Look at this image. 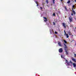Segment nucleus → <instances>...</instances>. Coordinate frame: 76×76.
<instances>
[{"instance_id":"f257e3e1","label":"nucleus","mask_w":76,"mask_h":76,"mask_svg":"<svg viewBox=\"0 0 76 76\" xmlns=\"http://www.w3.org/2000/svg\"><path fill=\"white\" fill-rule=\"evenodd\" d=\"M69 20L70 22H73V18H72V17L71 16H70L69 17Z\"/></svg>"},{"instance_id":"f03ea898","label":"nucleus","mask_w":76,"mask_h":76,"mask_svg":"<svg viewBox=\"0 0 76 76\" xmlns=\"http://www.w3.org/2000/svg\"><path fill=\"white\" fill-rule=\"evenodd\" d=\"M59 52L60 53H61L63 52V49L62 48H60L59 50Z\"/></svg>"},{"instance_id":"7ed1b4c3","label":"nucleus","mask_w":76,"mask_h":76,"mask_svg":"<svg viewBox=\"0 0 76 76\" xmlns=\"http://www.w3.org/2000/svg\"><path fill=\"white\" fill-rule=\"evenodd\" d=\"M66 23H62V25L64 26V28H66Z\"/></svg>"},{"instance_id":"20e7f679","label":"nucleus","mask_w":76,"mask_h":76,"mask_svg":"<svg viewBox=\"0 0 76 76\" xmlns=\"http://www.w3.org/2000/svg\"><path fill=\"white\" fill-rule=\"evenodd\" d=\"M72 13H73L74 15H76V12L75 11H74V10L73 9H72Z\"/></svg>"},{"instance_id":"39448f33","label":"nucleus","mask_w":76,"mask_h":76,"mask_svg":"<svg viewBox=\"0 0 76 76\" xmlns=\"http://www.w3.org/2000/svg\"><path fill=\"white\" fill-rule=\"evenodd\" d=\"M65 52L66 53V55H68V54H69V52L67 51V50L66 49H65Z\"/></svg>"},{"instance_id":"423d86ee","label":"nucleus","mask_w":76,"mask_h":76,"mask_svg":"<svg viewBox=\"0 0 76 76\" xmlns=\"http://www.w3.org/2000/svg\"><path fill=\"white\" fill-rule=\"evenodd\" d=\"M43 18L45 19V20H44V22H46L47 21V18L45 17H44Z\"/></svg>"},{"instance_id":"0eeeda50","label":"nucleus","mask_w":76,"mask_h":76,"mask_svg":"<svg viewBox=\"0 0 76 76\" xmlns=\"http://www.w3.org/2000/svg\"><path fill=\"white\" fill-rule=\"evenodd\" d=\"M58 45L60 46V47H61L62 45H61V42H59L58 43Z\"/></svg>"},{"instance_id":"6e6552de","label":"nucleus","mask_w":76,"mask_h":76,"mask_svg":"<svg viewBox=\"0 0 76 76\" xmlns=\"http://www.w3.org/2000/svg\"><path fill=\"white\" fill-rule=\"evenodd\" d=\"M64 48H65V49H66L67 48V46L66 45V44H64Z\"/></svg>"},{"instance_id":"1a4fd4ad","label":"nucleus","mask_w":76,"mask_h":76,"mask_svg":"<svg viewBox=\"0 0 76 76\" xmlns=\"http://www.w3.org/2000/svg\"><path fill=\"white\" fill-rule=\"evenodd\" d=\"M66 63H67L68 65H69V63L67 60H66Z\"/></svg>"},{"instance_id":"9d476101","label":"nucleus","mask_w":76,"mask_h":76,"mask_svg":"<svg viewBox=\"0 0 76 76\" xmlns=\"http://www.w3.org/2000/svg\"><path fill=\"white\" fill-rule=\"evenodd\" d=\"M50 33L51 34L53 33V30L50 29Z\"/></svg>"},{"instance_id":"9b49d317","label":"nucleus","mask_w":76,"mask_h":76,"mask_svg":"<svg viewBox=\"0 0 76 76\" xmlns=\"http://www.w3.org/2000/svg\"><path fill=\"white\" fill-rule=\"evenodd\" d=\"M73 67H76V63H73Z\"/></svg>"},{"instance_id":"f8f14e48","label":"nucleus","mask_w":76,"mask_h":76,"mask_svg":"<svg viewBox=\"0 0 76 76\" xmlns=\"http://www.w3.org/2000/svg\"><path fill=\"white\" fill-rule=\"evenodd\" d=\"M68 33L69 35H71V32H70V31H69L68 32Z\"/></svg>"},{"instance_id":"ddd939ff","label":"nucleus","mask_w":76,"mask_h":76,"mask_svg":"<svg viewBox=\"0 0 76 76\" xmlns=\"http://www.w3.org/2000/svg\"><path fill=\"white\" fill-rule=\"evenodd\" d=\"M72 60L74 61V62H76V60L75 58H72Z\"/></svg>"},{"instance_id":"4468645a","label":"nucleus","mask_w":76,"mask_h":76,"mask_svg":"<svg viewBox=\"0 0 76 76\" xmlns=\"http://www.w3.org/2000/svg\"><path fill=\"white\" fill-rule=\"evenodd\" d=\"M38 2L37 1H35V3L37 4V6H38Z\"/></svg>"},{"instance_id":"2eb2a0df","label":"nucleus","mask_w":76,"mask_h":76,"mask_svg":"<svg viewBox=\"0 0 76 76\" xmlns=\"http://www.w3.org/2000/svg\"><path fill=\"white\" fill-rule=\"evenodd\" d=\"M47 4H48V0H45Z\"/></svg>"},{"instance_id":"dca6fc26","label":"nucleus","mask_w":76,"mask_h":76,"mask_svg":"<svg viewBox=\"0 0 76 76\" xmlns=\"http://www.w3.org/2000/svg\"><path fill=\"white\" fill-rule=\"evenodd\" d=\"M65 9L67 11V8L66 7V6L65 7Z\"/></svg>"},{"instance_id":"f3484780","label":"nucleus","mask_w":76,"mask_h":76,"mask_svg":"<svg viewBox=\"0 0 76 76\" xmlns=\"http://www.w3.org/2000/svg\"><path fill=\"white\" fill-rule=\"evenodd\" d=\"M66 38H69V35H68V34H66Z\"/></svg>"},{"instance_id":"a211bd4d","label":"nucleus","mask_w":76,"mask_h":76,"mask_svg":"<svg viewBox=\"0 0 76 76\" xmlns=\"http://www.w3.org/2000/svg\"><path fill=\"white\" fill-rule=\"evenodd\" d=\"M55 1V0H52L53 3V4H54V3H55V2H54Z\"/></svg>"},{"instance_id":"6ab92c4d","label":"nucleus","mask_w":76,"mask_h":76,"mask_svg":"<svg viewBox=\"0 0 76 76\" xmlns=\"http://www.w3.org/2000/svg\"><path fill=\"white\" fill-rule=\"evenodd\" d=\"M67 3H70V1H68Z\"/></svg>"},{"instance_id":"aec40b11","label":"nucleus","mask_w":76,"mask_h":76,"mask_svg":"<svg viewBox=\"0 0 76 76\" xmlns=\"http://www.w3.org/2000/svg\"><path fill=\"white\" fill-rule=\"evenodd\" d=\"M53 25H56V23H55V22H53Z\"/></svg>"},{"instance_id":"412c9836","label":"nucleus","mask_w":76,"mask_h":76,"mask_svg":"<svg viewBox=\"0 0 76 76\" xmlns=\"http://www.w3.org/2000/svg\"><path fill=\"white\" fill-rule=\"evenodd\" d=\"M64 42H65V43H67V42H66V41L65 40H64Z\"/></svg>"},{"instance_id":"4be33fe9","label":"nucleus","mask_w":76,"mask_h":76,"mask_svg":"<svg viewBox=\"0 0 76 76\" xmlns=\"http://www.w3.org/2000/svg\"><path fill=\"white\" fill-rule=\"evenodd\" d=\"M64 32L65 33L64 35H66V31H65V30H64Z\"/></svg>"},{"instance_id":"5701e85b","label":"nucleus","mask_w":76,"mask_h":76,"mask_svg":"<svg viewBox=\"0 0 76 76\" xmlns=\"http://www.w3.org/2000/svg\"><path fill=\"white\" fill-rule=\"evenodd\" d=\"M53 15L55 16H56V14L55 13H53Z\"/></svg>"},{"instance_id":"b1692460","label":"nucleus","mask_w":76,"mask_h":76,"mask_svg":"<svg viewBox=\"0 0 76 76\" xmlns=\"http://www.w3.org/2000/svg\"><path fill=\"white\" fill-rule=\"evenodd\" d=\"M55 33L56 34H57V32L56 31H55Z\"/></svg>"},{"instance_id":"393cba45","label":"nucleus","mask_w":76,"mask_h":76,"mask_svg":"<svg viewBox=\"0 0 76 76\" xmlns=\"http://www.w3.org/2000/svg\"><path fill=\"white\" fill-rule=\"evenodd\" d=\"M73 13L72 12L71 16H73Z\"/></svg>"},{"instance_id":"a878e982","label":"nucleus","mask_w":76,"mask_h":76,"mask_svg":"<svg viewBox=\"0 0 76 76\" xmlns=\"http://www.w3.org/2000/svg\"><path fill=\"white\" fill-rule=\"evenodd\" d=\"M40 8L41 9H42V7H40Z\"/></svg>"},{"instance_id":"bb28decb","label":"nucleus","mask_w":76,"mask_h":76,"mask_svg":"<svg viewBox=\"0 0 76 76\" xmlns=\"http://www.w3.org/2000/svg\"><path fill=\"white\" fill-rule=\"evenodd\" d=\"M72 7H73V8H75V6H72Z\"/></svg>"},{"instance_id":"cd10ccee","label":"nucleus","mask_w":76,"mask_h":76,"mask_svg":"<svg viewBox=\"0 0 76 76\" xmlns=\"http://www.w3.org/2000/svg\"><path fill=\"white\" fill-rule=\"evenodd\" d=\"M74 56H75V57H76V54H74Z\"/></svg>"},{"instance_id":"c85d7f7f","label":"nucleus","mask_w":76,"mask_h":76,"mask_svg":"<svg viewBox=\"0 0 76 76\" xmlns=\"http://www.w3.org/2000/svg\"><path fill=\"white\" fill-rule=\"evenodd\" d=\"M70 62L71 63H72V62L71 61H70Z\"/></svg>"},{"instance_id":"c756f323","label":"nucleus","mask_w":76,"mask_h":76,"mask_svg":"<svg viewBox=\"0 0 76 76\" xmlns=\"http://www.w3.org/2000/svg\"><path fill=\"white\" fill-rule=\"evenodd\" d=\"M75 2H76V0H75Z\"/></svg>"},{"instance_id":"7c9ffc66","label":"nucleus","mask_w":76,"mask_h":76,"mask_svg":"<svg viewBox=\"0 0 76 76\" xmlns=\"http://www.w3.org/2000/svg\"><path fill=\"white\" fill-rule=\"evenodd\" d=\"M63 0H61V1H63Z\"/></svg>"},{"instance_id":"2f4dec72","label":"nucleus","mask_w":76,"mask_h":76,"mask_svg":"<svg viewBox=\"0 0 76 76\" xmlns=\"http://www.w3.org/2000/svg\"><path fill=\"white\" fill-rule=\"evenodd\" d=\"M71 1H73V0H71Z\"/></svg>"},{"instance_id":"473e14b6","label":"nucleus","mask_w":76,"mask_h":76,"mask_svg":"<svg viewBox=\"0 0 76 76\" xmlns=\"http://www.w3.org/2000/svg\"><path fill=\"white\" fill-rule=\"evenodd\" d=\"M61 56V58H62V56Z\"/></svg>"}]
</instances>
